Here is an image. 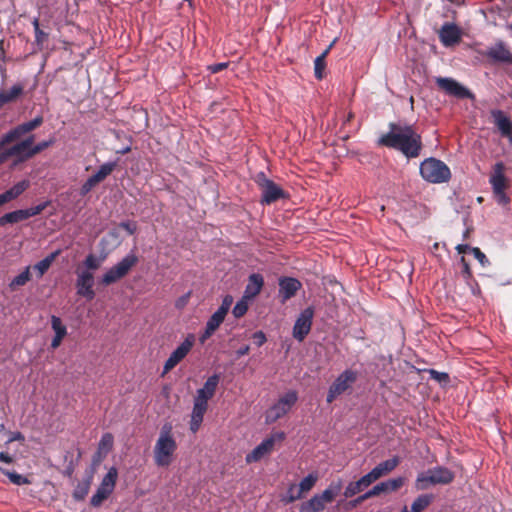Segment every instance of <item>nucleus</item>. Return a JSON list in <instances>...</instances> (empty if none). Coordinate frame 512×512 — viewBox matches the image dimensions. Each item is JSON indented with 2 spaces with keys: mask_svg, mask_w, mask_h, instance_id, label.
Segmentation results:
<instances>
[{
  "mask_svg": "<svg viewBox=\"0 0 512 512\" xmlns=\"http://www.w3.org/2000/svg\"><path fill=\"white\" fill-rule=\"evenodd\" d=\"M301 288V283L296 278L282 277L279 279V297L284 303L297 293Z\"/></svg>",
  "mask_w": 512,
  "mask_h": 512,
  "instance_id": "obj_18",
  "label": "nucleus"
},
{
  "mask_svg": "<svg viewBox=\"0 0 512 512\" xmlns=\"http://www.w3.org/2000/svg\"><path fill=\"white\" fill-rule=\"evenodd\" d=\"M342 489V480L338 479L330 483V485L322 492L315 494L308 501L301 504L299 512H321L325 509L326 504L331 503Z\"/></svg>",
  "mask_w": 512,
  "mask_h": 512,
  "instance_id": "obj_4",
  "label": "nucleus"
},
{
  "mask_svg": "<svg viewBox=\"0 0 512 512\" xmlns=\"http://www.w3.org/2000/svg\"><path fill=\"white\" fill-rule=\"evenodd\" d=\"M97 183L92 179V177L90 176L85 182L84 184L82 185L81 187V194L82 195H86L87 193H89L94 186H96Z\"/></svg>",
  "mask_w": 512,
  "mask_h": 512,
  "instance_id": "obj_57",
  "label": "nucleus"
},
{
  "mask_svg": "<svg viewBox=\"0 0 512 512\" xmlns=\"http://www.w3.org/2000/svg\"><path fill=\"white\" fill-rule=\"evenodd\" d=\"M32 25L34 27L35 40L38 44H40L48 37V35L40 29L38 18L33 19Z\"/></svg>",
  "mask_w": 512,
  "mask_h": 512,
  "instance_id": "obj_49",
  "label": "nucleus"
},
{
  "mask_svg": "<svg viewBox=\"0 0 512 512\" xmlns=\"http://www.w3.org/2000/svg\"><path fill=\"white\" fill-rule=\"evenodd\" d=\"M105 258V255L96 256L92 253L88 254L83 261V270H88L93 273V271L101 267L102 263L105 261Z\"/></svg>",
  "mask_w": 512,
  "mask_h": 512,
  "instance_id": "obj_31",
  "label": "nucleus"
},
{
  "mask_svg": "<svg viewBox=\"0 0 512 512\" xmlns=\"http://www.w3.org/2000/svg\"><path fill=\"white\" fill-rule=\"evenodd\" d=\"M298 400V394L295 390H289L278 401L270 407L266 413V422L273 423L286 415Z\"/></svg>",
  "mask_w": 512,
  "mask_h": 512,
  "instance_id": "obj_8",
  "label": "nucleus"
},
{
  "mask_svg": "<svg viewBox=\"0 0 512 512\" xmlns=\"http://www.w3.org/2000/svg\"><path fill=\"white\" fill-rule=\"evenodd\" d=\"M302 497L303 496L298 491L297 485L291 484L287 490V493L283 496L282 501L285 503H292L301 499Z\"/></svg>",
  "mask_w": 512,
  "mask_h": 512,
  "instance_id": "obj_44",
  "label": "nucleus"
},
{
  "mask_svg": "<svg viewBox=\"0 0 512 512\" xmlns=\"http://www.w3.org/2000/svg\"><path fill=\"white\" fill-rule=\"evenodd\" d=\"M453 479V472L445 467L437 466L420 473L416 479V487L418 490H424L427 489L429 485L449 484Z\"/></svg>",
  "mask_w": 512,
  "mask_h": 512,
  "instance_id": "obj_5",
  "label": "nucleus"
},
{
  "mask_svg": "<svg viewBox=\"0 0 512 512\" xmlns=\"http://www.w3.org/2000/svg\"><path fill=\"white\" fill-rule=\"evenodd\" d=\"M471 253L473 254V256L479 261V263L485 267L486 265L489 264V261L486 257V255L477 247H472L471 248Z\"/></svg>",
  "mask_w": 512,
  "mask_h": 512,
  "instance_id": "obj_54",
  "label": "nucleus"
},
{
  "mask_svg": "<svg viewBox=\"0 0 512 512\" xmlns=\"http://www.w3.org/2000/svg\"><path fill=\"white\" fill-rule=\"evenodd\" d=\"M92 480H93V473L90 472L88 473L83 479L82 481H80L74 491H73V498L77 501H81V500H84L85 497L87 496L88 492H89V489H90V486H91V483H92Z\"/></svg>",
  "mask_w": 512,
  "mask_h": 512,
  "instance_id": "obj_29",
  "label": "nucleus"
},
{
  "mask_svg": "<svg viewBox=\"0 0 512 512\" xmlns=\"http://www.w3.org/2000/svg\"><path fill=\"white\" fill-rule=\"evenodd\" d=\"M284 439V432L273 433L271 436L265 438L259 445H257L250 453L246 455V462L252 463L259 461L273 450L276 442H281Z\"/></svg>",
  "mask_w": 512,
  "mask_h": 512,
  "instance_id": "obj_11",
  "label": "nucleus"
},
{
  "mask_svg": "<svg viewBox=\"0 0 512 512\" xmlns=\"http://www.w3.org/2000/svg\"><path fill=\"white\" fill-rule=\"evenodd\" d=\"M138 262L135 254L129 253L116 265L109 268L101 277L100 283L108 286L125 277L131 268Z\"/></svg>",
  "mask_w": 512,
  "mask_h": 512,
  "instance_id": "obj_6",
  "label": "nucleus"
},
{
  "mask_svg": "<svg viewBox=\"0 0 512 512\" xmlns=\"http://www.w3.org/2000/svg\"><path fill=\"white\" fill-rule=\"evenodd\" d=\"M419 170L421 177L429 183H444L451 178L449 167L443 161L434 157L422 161Z\"/></svg>",
  "mask_w": 512,
  "mask_h": 512,
  "instance_id": "obj_3",
  "label": "nucleus"
},
{
  "mask_svg": "<svg viewBox=\"0 0 512 512\" xmlns=\"http://www.w3.org/2000/svg\"><path fill=\"white\" fill-rule=\"evenodd\" d=\"M43 123V118L37 116L34 119L21 123L10 129L0 137V150L13 142L18 141L25 134L33 131Z\"/></svg>",
  "mask_w": 512,
  "mask_h": 512,
  "instance_id": "obj_9",
  "label": "nucleus"
},
{
  "mask_svg": "<svg viewBox=\"0 0 512 512\" xmlns=\"http://www.w3.org/2000/svg\"><path fill=\"white\" fill-rule=\"evenodd\" d=\"M30 186V182L27 179H24L15 185H13L10 189L0 194V206L17 198L21 195L28 187Z\"/></svg>",
  "mask_w": 512,
  "mask_h": 512,
  "instance_id": "obj_26",
  "label": "nucleus"
},
{
  "mask_svg": "<svg viewBox=\"0 0 512 512\" xmlns=\"http://www.w3.org/2000/svg\"><path fill=\"white\" fill-rule=\"evenodd\" d=\"M256 182L262 191V203L271 204L284 196L283 190L268 179L263 172L257 174Z\"/></svg>",
  "mask_w": 512,
  "mask_h": 512,
  "instance_id": "obj_12",
  "label": "nucleus"
},
{
  "mask_svg": "<svg viewBox=\"0 0 512 512\" xmlns=\"http://www.w3.org/2000/svg\"><path fill=\"white\" fill-rule=\"evenodd\" d=\"M117 476H118L117 469L115 467H111L108 470L107 474L103 477L100 486L107 488L113 492L115 484H116Z\"/></svg>",
  "mask_w": 512,
  "mask_h": 512,
  "instance_id": "obj_38",
  "label": "nucleus"
},
{
  "mask_svg": "<svg viewBox=\"0 0 512 512\" xmlns=\"http://www.w3.org/2000/svg\"><path fill=\"white\" fill-rule=\"evenodd\" d=\"M228 64H229L228 62L212 64V65L208 66V70L211 73H218V72L226 69L228 67Z\"/></svg>",
  "mask_w": 512,
  "mask_h": 512,
  "instance_id": "obj_60",
  "label": "nucleus"
},
{
  "mask_svg": "<svg viewBox=\"0 0 512 512\" xmlns=\"http://www.w3.org/2000/svg\"><path fill=\"white\" fill-rule=\"evenodd\" d=\"M111 493L112 491L99 485V487L96 490V493L91 497V505L93 507L100 506L102 502L106 500Z\"/></svg>",
  "mask_w": 512,
  "mask_h": 512,
  "instance_id": "obj_40",
  "label": "nucleus"
},
{
  "mask_svg": "<svg viewBox=\"0 0 512 512\" xmlns=\"http://www.w3.org/2000/svg\"><path fill=\"white\" fill-rule=\"evenodd\" d=\"M374 481L369 472L363 475L359 480L350 482L343 492L345 498H351L356 494L362 492L367 487H369Z\"/></svg>",
  "mask_w": 512,
  "mask_h": 512,
  "instance_id": "obj_22",
  "label": "nucleus"
},
{
  "mask_svg": "<svg viewBox=\"0 0 512 512\" xmlns=\"http://www.w3.org/2000/svg\"><path fill=\"white\" fill-rule=\"evenodd\" d=\"M212 397V394H209L207 391L204 390V388H200L197 390L194 401L208 404V400L211 399Z\"/></svg>",
  "mask_w": 512,
  "mask_h": 512,
  "instance_id": "obj_55",
  "label": "nucleus"
},
{
  "mask_svg": "<svg viewBox=\"0 0 512 512\" xmlns=\"http://www.w3.org/2000/svg\"><path fill=\"white\" fill-rule=\"evenodd\" d=\"M439 37L442 44L448 47L460 41L461 33L455 24L445 23L440 29Z\"/></svg>",
  "mask_w": 512,
  "mask_h": 512,
  "instance_id": "obj_20",
  "label": "nucleus"
},
{
  "mask_svg": "<svg viewBox=\"0 0 512 512\" xmlns=\"http://www.w3.org/2000/svg\"><path fill=\"white\" fill-rule=\"evenodd\" d=\"M0 461L10 464L13 462V457L7 452H0Z\"/></svg>",
  "mask_w": 512,
  "mask_h": 512,
  "instance_id": "obj_64",
  "label": "nucleus"
},
{
  "mask_svg": "<svg viewBox=\"0 0 512 512\" xmlns=\"http://www.w3.org/2000/svg\"><path fill=\"white\" fill-rule=\"evenodd\" d=\"M485 54L494 62L512 63V54L502 41H499L494 46L489 47Z\"/></svg>",
  "mask_w": 512,
  "mask_h": 512,
  "instance_id": "obj_19",
  "label": "nucleus"
},
{
  "mask_svg": "<svg viewBox=\"0 0 512 512\" xmlns=\"http://www.w3.org/2000/svg\"><path fill=\"white\" fill-rule=\"evenodd\" d=\"M54 143V139L51 138L49 140H45L42 142L37 143L34 145V147L30 150L31 156L34 157L36 154L40 153L41 151L45 150L49 146H51Z\"/></svg>",
  "mask_w": 512,
  "mask_h": 512,
  "instance_id": "obj_51",
  "label": "nucleus"
},
{
  "mask_svg": "<svg viewBox=\"0 0 512 512\" xmlns=\"http://www.w3.org/2000/svg\"><path fill=\"white\" fill-rule=\"evenodd\" d=\"M195 342L193 334H189L185 340L170 354L164 364L163 373L172 370L179 362H181L192 349Z\"/></svg>",
  "mask_w": 512,
  "mask_h": 512,
  "instance_id": "obj_14",
  "label": "nucleus"
},
{
  "mask_svg": "<svg viewBox=\"0 0 512 512\" xmlns=\"http://www.w3.org/2000/svg\"><path fill=\"white\" fill-rule=\"evenodd\" d=\"M399 463L400 458L398 456H394L390 459L380 462L369 472V474L374 479V481H376L382 476H385L393 471L399 465Z\"/></svg>",
  "mask_w": 512,
  "mask_h": 512,
  "instance_id": "obj_23",
  "label": "nucleus"
},
{
  "mask_svg": "<svg viewBox=\"0 0 512 512\" xmlns=\"http://www.w3.org/2000/svg\"><path fill=\"white\" fill-rule=\"evenodd\" d=\"M115 167V163L108 162L100 166L98 171L91 175L92 179L98 184L111 174Z\"/></svg>",
  "mask_w": 512,
  "mask_h": 512,
  "instance_id": "obj_35",
  "label": "nucleus"
},
{
  "mask_svg": "<svg viewBox=\"0 0 512 512\" xmlns=\"http://www.w3.org/2000/svg\"><path fill=\"white\" fill-rule=\"evenodd\" d=\"M208 404H204L201 402L194 401L191 421H190V430L195 433L200 428V425L203 421L204 414L207 410Z\"/></svg>",
  "mask_w": 512,
  "mask_h": 512,
  "instance_id": "obj_28",
  "label": "nucleus"
},
{
  "mask_svg": "<svg viewBox=\"0 0 512 512\" xmlns=\"http://www.w3.org/2000/svg\"><path fill=\"white\" fill-rule=\"evenodd\" d=\"M11 157L15 158V163H21L32 158L30 150L24 148V145L20 142H17L8 148H5L4 146L0 150V165L5 163Z\"/></svg>",
  "mask_w": 512,
  "mask_h": 512,
  "instance_id": "obj_17",
  "label": "nucleus"
},
{
  "mask_svg": "<svg viewBox=\"0 0 512 512\" xmlns=\"http://www.w3.org/2000/svg\"><path fill=\"white\" fill-rule=\"evenodd\" d=\"M437 86L442 89L446 94L454 96L459 99L473 98V94L465 86L449 77L436 78Z\"/></svg>",
  "mask_w": 512,
  "mask_h": 512,
  "instance_id": "obj_13",
  "label": "nucleus"
},
{
  "mask_svg": "<svg viewBox=\"0 0 512 512\" xmlns=\"http://www.w3.org/2000/svg\"><path fill=\"white\" fill-rule=\"evenodd\" d=\"M117 476H118L117 469L115 467H111L108 470L107 474L103 477L100 486L107 488L113 492L115 484H116Z\"/></svg>",
  "mask_w": 512,
  "mask_h": 512,
  "instance_id": "obj_39",
  "label": "nucleus"
},
{
  "mask_svg": "<svg viewBox=\"0 0 512 512\" xmlns=\"http://www.w3.org/2000/svg\"><path fill=\"white\" fill-rule=\"evenodd\" d=\"M23 89L20 85H14L11 87V89L7 92H5V98L7 99V102H11L14 99H16L21 93Z\"/></svg>",
  "mask_w": 512,
  "mask_h": 512,
  "instance_id": "obj_53",
  "label": "nucleus"
},
{
  "mask_svg": "<svg viewBox=\"0 0 512 512\" xmlns=\"http://www.w3.org/2000/svg\"><path fill=\"white\" fill-rule=\"evenodd\" d=\"M172 425L165 423L160 430L159 437L156 440L153 449L154 463L158 467H167L173 461L174 453L177 449V443L172 433Z\"/></svg>",
  "mask_w": 512,
  "mask_h": 512,
  "instance_id": "obj_2",
  "label": "nucleus"
},
{
  "mask_svg": "<svg viewBox=\"0 0 512 512\" xmlns=\"http://www.w3.org/2000/svg\"><path fill=\"white\" fill-rule=\"evenodd\" d=\"M26 219H28V217L25 209L15 210L0 217V226L14 224Z\"/></svg>",
  "mask_w": 512,
  "mask_h": 512,
  "instance_id": "obj_30",
  "label": "nucleus"
},
{
  "mask_svg": "<svg viewBox=\"0 0 512 512\" xmlns=\"http://www.w3.org/2000/svg\"><path fill=\"white\" fill-rule=\"evenodd\" d=\"M490 183L492 185L494 193H499L505 190V176H504V164L498 162L493 167V173L490 177Z\"/></svg>",
  "mask_w": 512,
  "mask_h": 512,
  "instance_id": "obj_25",
  "label": "nucleus"
},
{
  "mask_svg": "<svg viewBox=\"0 0 512 512\" xmlns=\"http://www.w3.org/2000/svg\"><path fill=\"white\" fill-rule=\"evenodd\" d=\"M254 343L260 347L266 342V336L262 331H257L252 336Z\"/></svg>",
  "mask_w": 512,
  "mask_h": 512,
  "instance_id": "obj_59",
  "label": "nucleus"
},
{
  "mask_svg": "<svg viewBox=\"0 0 512 512\" xmlns=\"http://www.w3.org/2000/svg\"><path fill=\"white\" fill-rule=\"evenodd\" d=\"M433 498L432 494H422L418 496L411 504V512H422L431 504Z\"/></svg>",
  "mask_w": 512,
  "mask_h": 512,
  "instance_id": "obj_32",
  "label": "nucleus"
},
{
  "mask_svg": "<svg viewBox=\"0 0 512 512\" xmlns=\"http://www.w3.org/2000/svg\"><path fill=\"white\" fill-rule=\"evenodd\" d=\"M226 317V314L216 310L211 317L208 319L206 326L209 328V330L216 331L219 326L222 324Z\"/></svg>",
  "mask_w": 512,
  "mask_h": 512,
  "instance_id": "obj_42",
  "label": "nucleus"
},
{
  "mask_svg": "<svg viewBox=\"0 0 512 512\" xmlns=\"http://www.w3.org/2000/svg\"><path fill=\"white\" fill-rule=\"evenodd\" d=\"M218 383H219V376L214 374L206 380V382L202 388H204V390L207 391L209 394L214 395Z\"/></svg>",
  "mask_w": 512,
  "mask_h": 512,
  "instance_id": "obj_48",
  "label": "nucleus"
},
{
  "mask_svg": "<svg viewBox=\"0 0 512 512\" xmlns=\"http://www.w3.org/2000/svg\"><path fill=\"white\" fill-rule=\"evenodd\" d=\"M48 205H49V201H46V202L40 203L34 207L25 209L26 213H27V217L30 218V217L40 214L44 209H46V207Z\"/></svg>",
  "mask_w": 512,
  "mask_h": 512,
  "instance_id": "obj_52",
  "label": "nucleus"
},
{
  "mask_svg": "<svg viewBox=\"0 0 512 512\" xmlns=\"http://www.w3.org/2000/svg\"><path fill=\"white\" fill-rule=\"evenodd\" d=\"M57 253H52L49 256L45 257L41 261L37 262L33 269L37 272V277L41 278L44 273L50 268L52 262L54 261Z\"/></svg>",
  "mask_w": 512,
  "mask_h": 512,
  "instance_id": "obj_34",
  "label": "nucleus"
},
{
  "mask_svg": "<svg viewBox=\"0 0 512 512\" xmlns=\"http://www.w3.org/2000/svg\"><path fill=\"white\" fill-rule=\"evenodd\" d=\"M232 304H233V297L231 295H226L223 298L222 303L217 310H219L227 315Z\"/></svg>",
  "mask_w": 512,
  "mask_h": 512,
  "instance_id": "obj_56",
  "label": "nucleus"
},
{
  "mask_svg": "<svg viewBox=\"0 0 512 512\" xmlns=\"http://www.w3.org/2000/svg\"><path fill=\"white\" fill-rule=\"evenodd\" d=\"M491 115L501 135L507 137L512 143V121L509 117L501 110H493Z\"/></svg>",
  "mask_w": 512,
  "mask_h": 512,
  "instance_id": "obj_21",
  "label": "nucleus"
},
{
  "mask_svg": "<svg viewBox=\"0 0 512 512\" xmlns=\"http://www.w3.org/2000/svg\"><path fill=\"white\" fill-rule=\"evenodd\" d=\"M76 278V289L77 294L87 300H92L95 297L93 290L94 286V275L88 270H78Z\"/></svg>",
  "mask_w": 512,
  "mask_h": 512,
  "instance_id": "obj_16",
  "label": "nucleus"
},
{
  "mask_svg": "<svg viewBox=\"0 0 512 512\" xmlns=\"http://www.w3.org/2000/svg\"><path fill=\"white\" fill-rule=\"evenodd\" d=\"M120 227L125 229L130 235L136 231V224L132 222H121Z\"/></svg>",
  "mask_w": 512,
  "mask_h": 512,
  "instance_id": "obj_61",
  "label": "nucleus"
},
{
  "mask_svg": "<svg viewBox=\"0 0 512 512\" xmlns=\"http://www.w3.org/2000/svg\"><path fill=\"white\" fill-rule=\"evenodd\" d=\"M43 123V118L37 116L34 119L21 123L10 129L0 137V150L13 142L18 141L25 134L33 131Z\"/></svg>",
  "mask_w": 512,
  "mask_h": 512,
  "instance_id": "obj_10",
  "label": "nucleus"
},
{
  "mask_svg": "<svg viewBox=\"0 0 512 512\" xmlns=\"http://www.w3.org/2000/svg\"><path fill=\"white\" fill-rule=\"evenodd\" d=\"M318 480V477L317 475L315 474H308L306 477H304L299 485H297V488H298V491L301 493V495L303 496L304 493L310 491L314 485L316 484Z\"/></svg>",
  "mask_w": 512,
  "mask_h": 512,
  "instance_id": "obj_37",
  "label": "nucleus"
},
{
  "mask_svg": "<svg viewBox=\"0 0 512 512\" xmlns=\"http://www.w3.org/2000/svg\"><path fill=\"white\" fill-rule=\"evenodd\" d=\"M215 331L209 330V328L206 326L204 332L200 336L199 340L203 344L208 338H210Z\"/></svg>",
  "mask_w": 512,
  "mask_h": 512,
  "instance_id": "obj_63",
  "label": "nucleus"
},
{
  "mask_svg": "<svg viewBox=\"0 0 512 512\" xmlns=\"http://www.w3.org/2000/svg\"><path fill=\"white\" fill-rule=\"evenodd\" d=\"M249 299H245L244 297L236 303L233 307L232 314L235 318L242 317L248 310V301Z\"/></svg>",
  "mask_w": 512,
  "mask_h": 512,
  "instance_id": "obj_46",
  "label": "nucleus"
},
{
  "mask_svg": "<svg viewBox=\"0 0 512 512\" xmlns=\"http://www.w3.org/2000/svg\"><path fill=\"white\" fill-rule=\"evenodd\" d=\"M314 310L311 307L304 309L298 316L293 326V337L299 342L309 334L312 326Z\"/></svg>",
  "mask_w": 512,
  "mask_h": 512,
  "instance_id": "obj_15",
  "label": "nucleus"
},
{
  "mask_svg": "<svg viewBox=\"0 0 512 512\" xmlns=\"http://www.w3.org/2000/svg\"><path fill=\"white\" fill-rule=\"evenodd\" d=\"M383 492H386V491H385L383 482H381V483L375 485L373 488H371L367 492H365L364 494H362V499H369V498L377 496Z\"/></svg>",
  "mask_w": 512,
  "mask_h": 512,
  "instance_id": "obj_50",
  "label": "nucleus"
},
{
  "mask_svg": "<svg viewBox=\"0 0 512 512\" xmlns=\"http://www.w3.org/2000/svg\"><path fill=\"white\" fill-rule=\"evenodd\" d=\"M430 379L435 380L439 384L446 385L449 382V375L446 372H439L434 369L428 371Z\"/></svg>",
  "mask_w": 512,
  "mask_h": 512,
  "instance_id": "obj_47",
  "label": "nucleus"
},
{
  "mask_svg": "<svg viewBox=\"0 0 512 512\" xmlns=\"http://www.w3.org/2000/svg\"><path fill=\"white\" fill-rule=\"evenodd\" d=\"M0 472L6 475L9 478V480L15 485H25L30 483L25 476L18 474L16 472H10L3 467H0Z\"/></svg>",
  "mask_w": 512,
  "mask_h": 512,
  "instance_id": "obj_43",
  "label": "nucleus"
},
{
  "mask_svg": "<svg viewBox=\"0 0 512 512\" xmlns=\"http://www.w3.org/2000/svg\"><path fill=\"white\" fill-rule=\"evenodd\" d=\"M404 478L403 477H397L393 479H389L387 481H384V488L386 492H392L398 490L400 487L404 484Z\"/></svg>",
  "mask_w": 512,
  "mask_h": 512,
  "instance_id": "obj_45",
  "label": "nucleus"
},
{
  "mask_svg": "<svg viewBox=\"0 0 512 512\" xmlns=\"http://www.w3.org/2000/svg\"><path fill=\"white\" fill-rule=\"evenodd\" d=\"M379 144L400 150L406 157H417L421 150V137L411 126L390 125V131L379 139Z\"/></svg>",
  "mask_w": 512,
  "mask_h": 512,
  "instance_id": "obj_1",
  "label": "nucleus"
},
{
  "mask_svg": "<svg viewBox=\"0 0 512 512\" xmlns=\"http://www.w3.org/2000/svg\"><path fill=\"white\" fill-rule=\"evenodd\" d=\"M51 327L55 333V335L51 341V347L53 349H56L57 347L60 346L61 341L66 336L67 328L62 323V320L58 316H55V315L51 316Z\"/></svg>",
  "mask_w": 512,
  "mask_h": 512,
  "instance_id": "obj_27",
  "label": "nucleus"
},
{
  "mask_svg": "<svg viewBox=\"0 0 512 512\" xmlns=\"http://www.w3.org/2000/svg\"><path fill=\"white\" fill-rule=\"evenodd\" d=\"M190 296H191V292L189 291L186 294L179 297L175 302L176 308L183 309L187 305V303L190 299Z\"/></svg>",
  "mask_w": 512,
  "mask_h": 512,
  "instance_id": "obj_58",
  "label": "nucleus"
},
{
  "mask_svg": "<svg viewBox=\"0 0 512 512\" xmlns=\"http://www.w3.org/2000/svg\"><path fill=\"white\" fill-rule=\"evenodd\" d=\"M334 43H335V40L329 45V47L321 55L316 57V59L314 61V72H315V77L317 79L323 78V71L325 69V58Z\"/></svg>",
  "mask_w": 512,
  "mask_h": 512,
  "instance_id": "obj_33",
  "label": "nucleus"
},
{
  "mask_svg": "<svg viewBox=\"0 0 512 512\" xmlns=\"http://www.w3.org/2000/svg\"><path fill=\"white\" fill-rule=\"evenodd\" d=\"M33 142H34V136H29V137L25 138L24 140L20 141V143L23 144L24 148H26L27 150H31L34 147Z\"/></svg>",
  "mask_w": 512,
  "mask_h": 512,
  "instance_id": "obj_62",
  "label": "nucleus"
},
{
  "mask_svg": "<svg viewBox=\"0 0 512 512\" xmlns=\"http://www.w3.org/2000/svg\"><path fill=\"white\" fill-rule=\"evenodd\" d=\"M114 438L112 434L105 433L102 435L98 444V453L106 455L113 447Z\"/></svg>",
  "mask_w": 512,
  "mask_h": 512,
  "instance_id": "obj_41",
  "label": "nucleus"
},
{
  "mask_svg": "<svg viewBox=\"0 0 512 512\" xmlns=\"http://www.w3.org/2000/svg\"><path fill=\"white\" fill-rule=\"evenodd\" d=\"M264 284V279L262 275L258 273L251 274L248 279V283L245 287L244 295L243 297L245 299H253L255 296H257Z\"/></svg>",
  "mask_w": 512,
  "mask_h": 512,
  "instance_id": "obj_24",
  "label": "nucleus"
},
{
  "mask_svg": "<svg viewBox=\"0 0 512 512\" xmlns=\"http://www.w3.org/2000/svg\"><path fill=\"white\" fill-rule=\"evenodd\" d=\"M30 267L27 266L19 275L14 277L9 283V287L11 290L19 286H24L30 280Z\"/></svg>",
  "mask_w": 512,
  "mask_h": 512,
  "instance_id": "obj_36",
  "label": "nucleus"
},
{
  "mask_svg": "<svg viewBox=\"0 0 512 512\" xmlns=\"http://www.w3.org/2000/svg\"><path fill=\"white\" fill-rule=\"evenodd\" d=\"M357 378L358 373L356 371L351 369L344 370L330 385L326 398L327 402L332 403L338 396L350 389Z\"/></svg>",
  "mask_w": 512,
  "mask_h": 512,
  "instance_id": "obj_7",
  "label": "nucleus"
}]
</instances>
